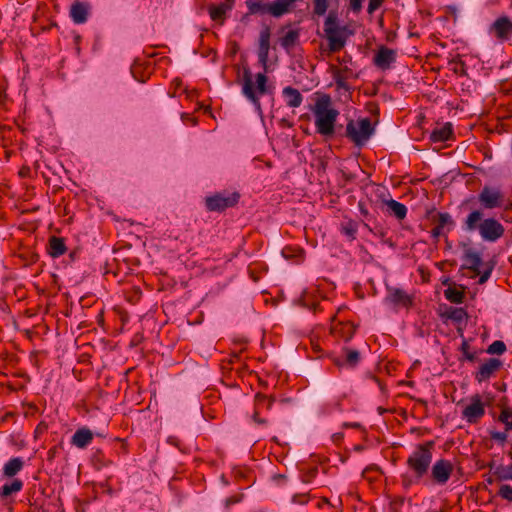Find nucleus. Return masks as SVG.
<instances>
[{
	"instance_id": "nucleus-1",
	"label": "nucleus",
	"mask_w": 512,
	"mask_h": 512,
	"mask_svg": "<svg viewBox=\"0 0 512 512\" xmlns=\"http://www.w3.org/2000/svg\"><path fill=\"white\" fill-rule=\"evenodd\" d=\"M270 30L265 28L260 32L258 43V62L263 68L262 73L255 76L253 80L252 73L249 68H244L242 79V93L255 106L258 112H261V103L259 97L270 93L267 85L266 73L269 72V51H270Z\"/></svg>"
},
{
	"instance_id": "nucleus-2",
	"label": "nucleus",
	"mask_w": 512,
	"mask_h": 512,
	"mask_svg": "<svg viewBox=\"0 0 512 512\" xmlns=\"http://www.w3.org/2000/svg\"><path fill=\"white\" fill-rule=\"evenodd\" d=\"M312 112L317 133L324 137L333 136L339 111L333 107L331 97L327 94L319 97Z\"/></svg>"
},
{
	"instance_id": "nucleus-3",
	"label": "nucleus",
	"mask_w": 512,
	"mask_h": 512,
	"mask_svg": "<svg viewBox=\"0 0 512 512\" xmlns=\"http://www.w3.org/2000/svg\"><path fill=\"white\" fill-rule=\"evenodd\" d=\"M483 213L480 210H473L465 220V230L474 231L478 229L484 241L496 242L505 232L504 226L494 218L482 220Z\"/></svg>"
},
{
	"instance_id": "nucleus-4",
	"label": "nucleus",
	"mask_w": 512,
	"mask_h": 512,
	"mask_svg": "<svg viewBox=\"0 0 512 512\" xmlns=\"http://www.w3.org/2000/svg\"><path fill=\"white\" fill-rule=\"evenodd\" d=\"M434 443L428 441L426 443L418 445L406 460L408 471L416 474L417 477H424L431 466L433 459Z\"/></svg>"
},
{
	"instance_id": "nucleus-5",
	"label": "nucleus",
	"mask_w": 512,
	"mask_h": 512,
	"mask_svg": "<svg viewBox=\"0 0 512 512\" xmlns=\"http://www.w3.org/2000/svg\"><path fill=\"white\" fill-rule=\"evenodd\" d=\"M324 32L328 40L330 52L340 51L346 44L349 35L346 26H339L335 14L330 13L324 21Z\"/></svg>"
},
{
	"instance_id": "nucleus-6",
	"label": "nucleus",
	"mask_w": 512,
	"mask_h": 512,
	"mask_svg": "<svg viewBox=\"0 0 512 512\" xmlns=\"http://www.w3.org/2000/svg\"><path fill=\"white\" fill-rule=\"evenodd\" d=\"M373 132L374 128L369 118H362L356 122L350 120L346 126L347 137L357 146L363 145Z\"/></svg>"
},
{
	"instance_id": "nucleus-7",
	"label": "nucleus",
	"mask_w": 512,
	"mask_h": 512,
	"mask_svg": "<svg viewBox=\"0 0 512 512\" xmlns=\"http://www.w3.org/2000/svg\"><path fill=\"white\" fill-rule=\"evenodd\" d=\"M237 192H221L206 198V207L210 211H222L233 207L239 200Z\"/></svg>"
},
{
	"instance_id": "nucleus-8",
	"label": "nucleus",
	"mask_w": 512,
	"mask_h": 512,
	"mask_svg": "<svg viewBox=\"0 0 512 512\" xmlns=\"http://www.w3.org/2000/svg\"><path fill=\"white\" fill-rule=\"evenodd\" d=\"M503 194L500 189L484 186L478 195L480 204L485 209H495L502 206Z\"/></svg>"
},
{
	"instance_id": "nucleus-9",
	"label": "nucleus",
	"mask_w": 512,
	"mask_h": 512,
	"mask_svg": "<svg viewBox=\"0 0 512 512\" xmlns=\"http://www.w3.org/2000/svg\"><path fill=\"white\" fill-rule=\"evenodd\" d=\"M453 472V464L446 459L437 460L431 467V478L438 485L448 482Z\"/></svg>"
},
{
	"instance_id": "nucleus-10",
	"label": "nucleus",
	"mask_w": 512,
	"mask_h": 512,
	"mask_svg": "<svg viewBox=\"0 0 512 512\" xmlns=\"http://www.w3.org/2000/svg\"><path fill=\"white\" fill-rule=\"evenodd\" d=\"M485 414V407L479 395H475L471 399V403L462 411V418L468 423H477Z\"/></svg>"
},
{
	"instance_id": "nucleus-11",
	"label": "nucleus",
	"mask_w": 512,
	"mask_h": 512,
	"mask_svg": "<svg viewBox=\"0 0 512 512\" xmlns=\"http://www.w3.org/2000/svg\"><path fill=\"white\" fill-rule=\"evenodd\" d=\"M489 33L500 41L512 36V21L507 16L497 18L490 26Z\"/></svg>"
},
{
	"instance_id": "nucleus-12",
	"label": "nucleus",
	"mask_w": 512,
	"mask_h": 512,
	"mask_svg": "<svg viewBox=\"0 0 512 512\" xmlns=\"http://www.w3.org/2000/svg\"><path fill=\"white\" fill-rule=\"evenodd\" d=\"M396 58L395 50L382 45L374 55L373 63L377 68L385 71L391 68L392 64L396 62Z\"/></svg>"
},
{
	"instance_id": "nucleus-13",
	"label": "nucleus",
	"mask_w": 512,
	"mask_h": 512,
	"mask_svg": "<svg viewBox=\"0 0 512 512\" xmlns=\"http://www.w3.org/2000/svg\"><path fill=\"white\" fill-rule=\"evenodd\" d=\"M385 303L395 307L408 308L412 305L411 297L402 289L396 287L387 288Z\"/></svg>"
},
{
	"instance_id": "nucleus-14",
	"label": "nucleus",
	"mask_w": 512,
	"mask_h": 512,
	"mask_svg": "<svg viewBox=\"0 0 512 512\" xmlns=\"http://www.w3.org/2000/svg\"><path fill=\"white\" fill-rule=\"evenodd\" d=\"M332 76L336 83L337 89L339 90H350V86L347 81L354 77V72L347 66L344 67H332Z\"/></svg>"
},
{
	"instance_id": "nucleus-15",
	"label": "nucleus",
	"mask_w": 512,
	"mask_h": 512,
	"mask_svg": "<svg viewBox=\"0 0 512 512\" xmlns=\"http://www.w3.org/2000/svg\"><path fill=\"white\" fill-rule=\"evenodd\" d=\"M503 363L497 358H490L482 363L476 373V379L479 382L488 380L497 370L502 367Z\"/></svg>"
},
{
	"instance_id": "nucleus-16",
	"label": "nucleus",
	"mask_w": 512,
	"mask_h": 512,
	"mask_svg": "<svg viewBox=\"0 0 512 512\" xmlns=\"http://www.w3.org/2000/svg\"><path fill=\"white\" fill-rule=\"evenodd\" d=\"M93 438V432L87 427H82L77 429L71 437V444L79 449H85L92 443Z\"/></svg>"
},
{
	"instance_id": "nucleus-17",
	"label": "nucleus",
	"mask_w": 512,
	"mask_h": 512,
	"mask_svg": "<svg viewBox=\"0 0 512 512\" xmlns=\"http://www.w3.org/2000/svg\"><path fill=\"white\" fill-rule=\"evenodd\" d=\"M295 2L296 0H275L269 3L268 13L276 18L281 17L292 10Z\"/></svg>"
},
{
	"instance_id": "nucleus-18",
	"label": "nucleus",
	"mask_w": 512,
	"mask_h": 512,
	"mask_svg": "<svg viewBox=\"0 0 512 512\" xmlns=\"http://www.w3.org/2000/svg\"><path fill=\"white\" fill-rule=\"evenodd\" d=\"M331 333L335 337L341 338L344 341H349L355 333V327L350 322H337L332 324Z\"/></svg>"
},
{
	"instance_id": "nucleus-19",
	"label": "nucleus",
	"mask_w": 512,
	"mask_h": 512,
	"mask_svg": "<svg viewBox=\"0 0 512 512\" xmlns=\"http://www.w3.org/2000/svg\"><path fill=\"white\" fill-rule=\"evenodd\" d=\"M360 361V353L353 349H344V355L335 360V364L340 368H354Z\"/></svg>"
},
{
	"instance_id": "nucleus-20",
	"label": "nucleus",
	"mask_w": 512,
	"mask_h": 512,
	"mask_svg": "<svg viewBox=\"0 0 512 512\" xmlns=\"http://www.w3.org/2000/svg\"><path fill=\"white\" fill-rule=\"evenodd\" d=\"M88 13L89 5L79 1L74 2L70 9V17L76 24L85 23L88 18Z\"/></svg>"
},
{
	"instance_id": "nucleus-21",
	"label": "nucleus",
	"mask_w": 512,
	"mask_h": 512,
	"mask_svg": "<svg viewBox=\"0 0 512 512\" xmlns=\"http://www.w3.org/2000/svg\"><path fill=\"white\" fill-rule=\"evenodd\" d=\"M22 488L23 481L18 478H14L11 481H7L0 488V499L7 500L14 496L15 494H17L18 492H20Z\"/></svg>"
},
{
	"instance_id": "nucleus-22",
	"label": "nucleus",
	"mask_w": 512,
	"mask_h": 512,
	"mask_svg": "<svg viewBox=\"0 0 512 512\" xmlns=\"http://www.w3.org/2000/svg\"><path fill=\"white\" fill-rule=\"evenodd\" d=\"M24 467V460L21 457H14L8 460L2 469L4 477L12 478L17 475Z\"/></svg>"
},
{
	"instance_id": "nucleus-23",
	"label": "nucleus",
	"mask_w": 512,
	"mask_h": 512,
	"mask_svg": "<svg viewBox=\"0 0 512 512\" xmlns=\"http://www.w3.org/2000/svg\"><path fill=\"white\" fill-rule=\"evenodd\" d=\"M232 9V4L229 1L222 2L218 5H212L209 7V15L212 20L223 23L226 17V13Z\"/></svg>"
},
{
	"instance_id": "nucleus-24",
	"label": "nucleus",
	"mask_w": 512,
	"mask_h": 512,
	"mask_svg": "<svg viewBox=\"0 0 512 512\" xmlns=\"http://www.w3.org/2000/svg\"><path fill=\"white\" fill-rule=\"evenodd\" d=\"M283 97L285 99L286 104L289 107L297 108L299 107L303 102V96L299 92V90L293 88V87H285L282 91Z\"/></svg>"
},
{
	"instance_id": "nucleus-25",
	"label": "nucleus",
	"mask_w": 512,
	"mask_h": 512,
	"mask_svg": "<svg viewBox=\"0 0 512 512\" xmlns=\"http://www.w3.org/2000/svg\"><path fill=\"white\" fill-rule=\"evenodd\" d=\"M452 136V125L446 123L443 126L436 127L430 134V140L434 143H442L449 140Z\"/></svg>"
},
{
	"instance_id": "nucleus-26",
	"label": "nucleus",
	"mask_w": 512,
	"mask_h": 512,
	"mask_svg": "<svg viewBox=\"0 0 512 512\" xmlns=\"http://www.w3.org/2000/svg\"><path fill=\"white\" fill-rule=\"evenodd\" d=\"M66 252V245L63 238L52 236L49 239V254L58 258Z\"/></svg>"
},
{
	"instance_id": "nucleus-27",
	"label": "nucleus",
	"mask_w": 512,
	"mask_h": 512,
	"mask_svg": "<svg viewBox=\"0 0 512 512\" xmlns=\"http://www.w3.org/2000/svg\"><path fill=\"white\" fill-rule=\"evenodd\" d=\"M465 262L467 264V268H469L476 274H480V268L482 266V259L477 252L467 251L465 253Z\"/></svg>"
},
{
	"instance_id": "nucleus-28",
	"label": "nucleus",
	"mask_w": 512,
	"mask_h": 512,
	"mask_svg": "<svg viewBox=\"0 0 512 512\" xmlns=\"http://www.w3.org/2000/svg\"><path fill=\"white\" fill-rule=\"evenodd\" d=\"M435 226L448 233L449 231L452 230L454 226V221L449 213H438L435 219Z\"/></svg>"
},
{
	"instance_id": "nucleus-29",
	"label": "nucleus",
	"mask_w": 512,
	"mask_h": 512,
	"mask_svg": "<svg viewBox=\"0 0 512 512\" xmlns=\"http://www.w3.org/2000/svg\"><path fill=\"white\" fill-rule=\"evenodd\" d=\"M387 207L389 208L390 212L395 215L399 220H402L406 217L407 214V208L404 204L390 199L386 202Z\"/></svg>"
},
{
	"instance_id": "nucleus-30",
	"label": "nucleus",
	"mask_w": 512,
	"mask_h": 512,
	"mask_svg": "<svg viewBox=\"0 0 512 512\" xmlns=\"http://www.w3.org/2000/svg\"><path fill=\"white\" fill-rule=\"evenodd\" d=\"M246 6L250 14L268 13L269 3H263L260 0H247Z\"/></svg>"
},
{
	"instance_id": "nucleus-31",
	"label": "nucleus",
	"mask_w": 512,
	"mask_h": 512,
	"mask_svg": "<svg viewBox=\"0 0 512 512\" xmlns=\"http://www.w3.org/2000/svg\"><path fill=\"white\" fill-rule=\"evenodd\" d=\"M299 39V32L297 30H289L285 33V35L281 38L280 44L281 46L288 50L295 46Z\"/></svg>"
},
{
	"instance_id": "nucleus-32",
	"label": "nucleus",
	"mask_w": 512,
	"mask_h": 512,
	"mask_svg": "<svg viewBox=\"0 0 512 512\" xmlns=\"http://www.w3.org/2000/svg\"><path fill=\"white\" fill-rule=\"evenodd\" d=\"M444 295L447 300H449L452 303H462L463 302V292L457 290L456 288L449 287L445 290Z\"/></svg>"
},
{
	"instance_id": "nucleus-33",
	"label": "nucleus",
	"mask_w": 512,
	"mask_h": 512,
	"mask_svg": "<svg viewBox=\"0 0 512 512\" xmlns=\"http://www.w3.org/2000/svg\"><path fill=\"white\" fill-rule=\"evenodd\" d=\"M499 421L505 425L506 430H512V410L509 407L502 409Z\"/></svg>"
},
{
	"instance_id": "nucleus-34",
	"label": "nucleus",
	"mask_w": 512,
	"mask_h": 512,
	"mask_svg": "<svg viewBox=\"0 0 512 512\" xmlns=\"http://www.w3.org/2000/svg\"><path fill=\"white\" fill-rule=\"evenodd\" d=\"M423 477H417L412 472H407L401 476L402 485L409 488L412 485L418 484Z\"/></svg>"
},
{
	"instance_id": "nucleus-35",
	"label": "nucleus",
	"mask_w": 512,
	"mask_h": 512,
	"mask_svg": "<svg viewBox=\"0 0 512 512\" xmlns=\"http://www.w3.org/2000/svg\"><path fill=\"white\" fill-rule=\"evenodd\" d=\"M505 351H506V345L503 341H500V340H496V341L492 342L487 348V353L492 354V355H494V354L501 355Z\"/></svg>"
},
{
	"instance_id": "nucleus-36",
	"label": "nucleus",
	"mask_w": 512,
	"mask_h": 512,
	"mask_svg": "<svg viewBox=\"0 0 512 512\" xmlns=\"http://www.w3.org/2000/svg\"><path fill=\"white\" fill-rule=\"evenodd\" d=\"M494 266H495V262L494 261H489L488 263L485 264V269L483 272L480 271V278H479V284H484L485 282L488 281V279L490 278L491 276V273L494 269Z\"/></svg>"
},
{
	"instance_id": "nucleus-37",
	"label": "nucleus",
	"mask_w": 512,
	"mask_h": 512,
	"mask_svg": "<svg viewBox=\"0 0 512 512\" xmlns=\"http://www.w3.org/2000/svg\"><path fill=\"white\" fill-rule=\"evenodd\" d=\"M314 8L313 12L314 14L318 16H322L326 13L328 9V0H313Z\"/></svg>"
},
{
	"instance_id": "nucleus-38",
	"label": "nucleus",
	"mask_w": 512,
	"mask_h": 512,
	"mask_svg": "<svg viewBox=\"0 0 512 512\" xmlns=\"http://www.w3.org/2000/svg\"><path fill=\"white\" fill-rule=\"evenodd\" d=\"M467 316L465 310L463 308H453L448 317L456 322H461Z\"/></svg>"
},
{
	"instance_id": "nucleus-39",
	"label": "nucleus",
	"mask_w": 512,
	"mask_h": 512,
	"mask_svg": "<svg viewBox=\"0 0 512 512\" xmlns=\"http://www.w3.org/2000/svg\"><path fill=\"white\" fill-rule=\"evenodd\" d=\"M498 494L503 499L512 502V486L507 484L501 485Z\"/></svg>"
},
{
	"instance_id": "nucleus-40",
	"label": "nucleus",
	"mask_w": 512,
	"mask_h": 512,
	"mask_svg": "<svg viewBox=\"0 0 512 512\" xmlns=\"http://www.w3.org/2000/svg\"><path fill=\"white\" fill-rule=\"evenodd\" d=\"M308 501H309V496H308V494H306V493L295 494V495L292 497V502H293L294 504L304 505V504H306Z\"/></svg>"
},
{
	"instance_id": "nucleus-41",
	"label": "nucleus",
	"mask_w": 512,
	"mask_h": 512,
	"mask_svg": "<svg viewBox=\"0 0 512 512\" xmlns=\"http://www.w3.org/2000/svg\"><path fill=\"white\" fill-rule=\"evenodd\" d=\"M384 0H370L367 8L369 14H373L377 9L381 7Z\"/></svg>"
},
{
	"instance_id": "nucleus-42",
	"label": "nucleus",
	"mask_w": 512,
	"mask_h": 512,
	"mask_svg": "<svg viewBox=\"0 0 512 512\" xmlns=\"http://www.w3.org/2000/svg\"><path fill=\"white\" fill-rule=\"evenodd\" d=\"M362 2L363 0H349V8L357 14L362 10Z\"/></svg>"
},
{
	"instance_id": "nucleus-43",
	"label": "nucleus",
	"mask_w": 512,
	"mask_h": 512,
	"mask_svg": "<svg viewBox=\"0 0 512 512\" xmlns=\"http://www.w3.org/2000/svg\"><path fill=\"white\" fill-rule=\"evenodd\" d=\"M264 404H267V407L270 408L271 405H272V400H268L266 398V396H264V395L257 394L256 395V405H257V407H259L261 405H264Z\"/></svg>"
},
{
	"instance_id": "nucleus-44",
	"label": "nucleus",
	"mask_w": 512,
	"mask_h": 512,
	"mask_svg": "<svg viewBox=\"0 0 512 512\" xmlns=\"http://www.w3.org/2000/svg\"><path fill=\"white\" fill-rule=\"evenodd\" d=\"M491 437L496 441L505 442L507 439V434L506 432H492Z\"/></svg>"
},
{
	"instance_id": "nucleus-45",
	"label": "nucleus",
	"mask_w": 512,
	"mask_h": 512,
	"mask_svg": "<svg viewBox=\"0 0 512 512\" xmlns=\"http://www.w3.org/2000/svg\"><path fill=\"white\" fill-rule=\"evenodd\" d=\"M241 499H242V496H239V495L230 496V497L226 498L225 505H226V507H229L230 505L239 503L241 501Z\"/></svg>"
},
{
	"instance_id": "nucleus-46",
	"label": "nucleus",
	"mask_w": 512,
	"mask_h": 512,
	"mask_svg": "<svg viewBox=\"0 0 512 512\" xmlns=\"http://www.w3.org/2000/svg\"><path fill=\"white\" fill-rule=\"evenodd\" d=\"M447 233L445 231H443L442 229L438 228L437 226H435L432 230H431V235L434 239H438L440 236H444L446 235Z\"/></svg>"
},
{
	"instance_id": "nucleus-47",
	"label": "nucleus",
	"mask_w": 512,
	"mask_h": 512,
	"mask_svg": "<svg viewBox=\"0 0 512 512\" xmlns=\"http://www.w3.org/2000/svg\"><path fill=\"white\" fill-rule=\"evenodd\" d=\"M294 252H296L294 249H292L291 247H285L283 250H282V255L283 257L285 258H292L295 256Z\"/></svg>"
},
{
	"instance_id": "nucleus-48",
	"label": "nucleus",
	"mask_w": 512,
	"mask_h": 512,
	"mask_svg": "<svg viewBox=\"0 0 512 512\" xmlns=\"http://www.w3.org/2000/svg\"><path fill=\"white\" fill-rule=\"evenodd\" d=\"M342 427L343 428H355V429H360L361 428V424L358 423V422H344L342 424Z\"/></svg>"
},
{
	"instance_id": "nucleus-49",
	"label": "nucleus",
	"mask_w": 512,
	"mask_h": 512,
	"mask_svg": "<svg viewBox=\"0 0 512 512\" xmlns=\"http://www.w3.org/2000/svg\"><path fill=\"white\" fill-rule=\"evenodd\" d=\"M344 232L349 237L354 238L355 237V233H356V229L353 228L352 226H347V227L344 228Z\"/></svg>"
},
{
	"instance_id": "nucleus-50",
	"label": "nucleus",
	"mask_w": 512,
	"mask_h": 512,
	"mask_svg": "<svg viewBox=\"0 0 512 512\" xmlns=\"http://www.w3.org/2000/svg\"><path fill=\"white\" fill-rule=\"evenodd\" d=\"M253 420L258 423V424H264L266 423V421L262 418L259 417V413L258 411H255L254 415H253Z\"/></svg>"
},
{
	"instance_id": "nucleus-51",
	"label": "nucleus",
	"mask_w": 512,
	"mask_h": 512,
	"mask_svg": "<svg viewBox=\"0 0 512 512\" xmlns=\"http://www.w3.org/2000/svg\"><path fill=\"white\" fill-rule=\"evenodd\" d=\"M343 436H344V435H343V433H341V432L334 433V434L332 435V439H333V441H334V442H340V441L343 439Z\"/></svg>"
},
{
	"instance_id": "nucleus-52",
	"label": "nucleus",
	"mask_w": 512,
	"mask_h": 512,
	"mask_svg": "<svg viewBox=\"0 0 512 512\" xmlns=\"http://www.w3.org/2000/svg\"><path fill=\"white\" fill-rule=\"evenodd\" d=\"M168 442L173 445H177V439L175 437H169Z\"/></svg>"
},
{
	"instance_id": "nucleus-53",
	"label": "nucleus",
	"mask_w": 512,
	"mask_h": 512,
	"mask_svg": "<svg viewBox=\"0 0 512 512\" xmlns=\"http://www.w3.org/2000/svg\"><path fill=\"white\" fill-rule=\"evenodd\" d=\"M174 83H175L176 86H179L181 84V81L180 80H175Z\"/></svg>"
}]
</instances>
